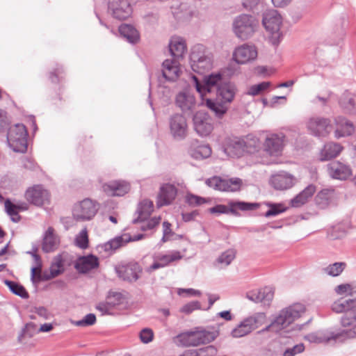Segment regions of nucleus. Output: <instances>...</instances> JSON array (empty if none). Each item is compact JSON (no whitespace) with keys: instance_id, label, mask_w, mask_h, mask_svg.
Here are the masks:
<instances>
[{"instance_id":"nucleus-1","label":"nucleus","mask_w":356,"mask_h":356,"mask_svg":"<svg viewBox=\"0 0 356 356\" xmlns=\"http://www.w3.org/2000/svg\"><path fill=\"white\" fill-rule=\"evenodd\" d=\"M332 309L336 313H344L340 320L343 328L338 331H319L305 336L310 343H327L331 341L343 342L356 339V302L352 300L335 301Z\"/></svg>"},{"instance_id":"nucleus-2","label":"nucleus","mask_w":356,"mask_h":356,"mask_svg":"<svg viewBox=\"0 0 356 356\" xmlns=\"http://www.w3.org/2000/svg\"><path fill=\"white\" fill-rule=\"evenodd\" d=\"M236 92L234 83L225 81L216 91V99H207L205 104L217 118H221L227 112L229 105L234 101Z\"/></svg>"},{"instance_id":"nucleus-3","label":"nucleus","mask_w":356,"mask_h":356,"mask_svg":"<svg viewBox=\"0 0 356 356\" xmlns=\"http://www.w3.org/2000/svg\"><path fill=\"white\" fill-rule=\"evenodd\" d=\"M190 65L195 72L205 74L214 67L213 54L204 45L195 44L191 50Z\"/></svg>"},{"instance_id":"nucleus-4","label":"nucleus","mask_w":356,"mask_h":356,"mask_svg":"<svg viewBox=\"0 0 356 356\" xmlns=\"http://www.w3.org/2000/svg\"><path fill=\"white\" fill-rule=\"evenodd\" d=\"M259 27V20L255 17L247 14L236 16L232 22L233 33L237 38L242 40L252 38Z\"/></svg>"},{"instance_id":"nucleus-5","label":"nucleus","mask_w":356,"mask_h":356,"mask_svg":"<svg viewBox=\"0 0 356 356\" xmlns=\"http://www.w3.org/2000/svg\"><path fill=\"white\" fill-rule=\"evenodd\" d=\"M282 22V17L276 10H266L263 15V26L269 34L270 43L275 46L279 44L283 37L280 31Z\"/></svg>"},{"instance_id":"nucleus-6","label":"nucleus","mask_w":356,"mask_h":356,"mask_svg":"<svg viewBox=\"0 0 356 356\" xmlns=\"http://www.w3.org/2000/svg\"><path fill=\"white\" fill-rule=\"evenodd\" d=\"M267 317L264 312H257L244 318L231 331L233 338L244 337L254 330L258 329L266 321Z\"/></svg>"},{"instance_id":"nucleus-7","label":"nucleus","mask_w":356,"mask_h":356,"mask_svg":"<svg viewBox=\"0 0 356 356\" xmlns=\"http://www.w3.org/2000/svg\"><path fill=\"white\" fill-rule=\"evenodd\" d=\"M192 79L197 92L202 98L207 94L215 90L217 91L220 86L225 82L223 81L222 74L220 72H213L205 75L202 81H199L195 76H193Z\"/></svg>"},{"instance_id":"nucleus-8","label":"nucleus","mask_w":356,"mask_h":356,"mask_svg":"<svg viewBox=\"0 0 356 356\" xmlns=\"http://www.w3.org/2000/svg\"><path fill=\"white\" fill-rule=\"evenodd\" d=\"M9 147L16 152H24L27 149V131L22 124L10 127L7 134Z\"/></svg>"},{"instance_id":"nucleus-9","label":"nucleus","mask_w":356,"mask_h":356,"mask_svg":"<svg viewBox=\"0 0 356 356\" xmlns=\"http://www.w3.org/2000/svg\"><path fill=\"white\" fill-rule=\"evenodd\" d=\"M98 210L99 205L97 202L90 198H85L74 204L72 213L74 220L85 222L92 220Z\"/></svg>"},{"instance_id":"nucleus-10","label":"nucleus","mask_w":356,"mask_h":356,"mask_svg":"<svg viewBox=\"0 0 356 356\" xmlns=\"http://www.w3.org/2000/svg\"><path fill=\"white\" fill-rule=\"evenodd\" d=\"M305 312L306 308L304 305L294 303L280 310L276 318L284 330L300 318Z\"/></svg>"},{"instance_id":"nucleus-11","label":"nucleus","mask_w":356,"mask_h":356,"mask_svg":"<svg viewBox=\"0 0 356 356\" xmlns=\"http://www.w3.org/2000/svg\"><path fill=\"white\" fill-rule=\"evenodd\" d=\"M259 204L257 203H249L241 201H229L227 206L224 204H218L209 209V211L213 214H227L238 215V210L251 211L257 209Z\"/></svg>"},{"instance_id":"nucleus-12","label":"nucleus","mask_w":356,"mask_h":356,"mask_svg":"<svg viewBox=\"0 0 356 356\" xmlns=\"http://www.w3.org/2000/svg\"><path fill=\"white\" fill-rule=\"evenodd\" d=\"M306 127L309 133L312 136L325 137L332 130V124L328 118L313 116L307 120Z\"/></svg>"},{"instance_id":"nucleus-13","label":"nucleus","mask_w":356,"mask_h":356,"mask_svg":"<svg viewBox=\"0 0 356 356\" xmlns=\"http://www.w3.org/2000/svg\"><path fill=\"white\" fill-rule=\"evenodd\" d=\"M145 234H139L130 236L129 234H124L120 236L116 237L102 245L97 246V250L99 253L105 252L107 255L111 254L116 249L122 246L130 241H137L144 238Z\"/></svg>"},{"instance_id":"nucleus-14","label":"nucleus","mask_w":356,"mask_h":356,"mask_svg":"<svg viewBox=\"0 0 356 356\" xmlns=\"http://www.w3.org/2000/svg\"><path fill=\"white\" fill-rule=\"evenodd\" d=\"M193 128L200 137L209 136L213 130V124L209 115L204 111H197L193 118Z\"/></svg>"},{"instance_id":"nucleus-15","label":"nucleus","mask_w":356,"mask_h":356,"mask_svg":"<svg viewBox=\"0 0 356 356\" xmlns=\"http://www.w3.org/2000/svg\"><path fill=\"white\" fill-rule=\"evenodd\" d=\"M206 184L217 191L235 192L240 190L242 186V180L239 178L222 179L215 176L207 179Z\"/></svg>"},{"instance_id":"nucleus-16","label":"nucleus","mask_w":356,"mask_h":356,"mask_svg":"<svg viewBox=\"0 0 356 356\" xmlns=\"http://www.w3.org/2000/svg\"><path fill=\"white\" fill-rule=\"evenodd\" d=\"M328 176L340 181H346L353 175L352 168L350 165L339 160H334L326 165Z\"/></svg>"},{"instance_id":"nucleus-17","label":"nucleus","mask_w":356,"mask_h":356,"mask_svg":"<svg viewBox=\"0 0 356 356\" xmlns=\"http://www.w3.org/2000/svg\"><path fill=\"white\" fill-rule=\"evenodd\" d=\"M170 132L176 140L184 139L188 134V127L186 118L181 114L172 115L169 122Z\"/></svg>"},{"instance_id":"nucleus-18","label":"nucleus","mask_w":356,"mask_h":356,"mask_svg":"<svg viewBox=\"0 0 356 356\" xmlns=\"http://www.w3.org/2000/svg\"><path fill=\"white\" fill-rule=\"evenodd\" d=\"M258 55L254 45L243 44L236 47L233 51V59L238 64H246L254 60Z\"/></svg>"},{"instance_id":"nucleus-19","label":"nucleus","mask_w":356,"mask_h":356,"mask_svg":"<svg viewBox=\"0 0 356 356\" xmlns=\"http://www.w3.org/2000/svg\"><path fill=\"white\" fill-rule=\"evenodd\" d=\"M343 149V146L339 143L327 142L320 148L317 154L318 160L325 162L334 159L340 156Z\"/></svg>"},{"instance_id":"nucleus-20","label":"nucleus","mask_w":356,"mask_h":356,"mask_svg":"<svg viewBox=\"0 0 356 356\" xmlns=\"http://www.w3.org/2000/svg\"><path fill=\"white\" fill-rule=\"evenodd\" d=\"M285 142L283 134H268L264 141V149L272 156H278L282 152Z\"/></svg>"},{"instance_id":"nucleus-21","label":"nucleus","mask_w":356,"mask_h":356,"mask_svg":"<svg viewBox=\"0 0 356 356\" xmlns=\"http://www.w3.org/2000/svg\"><path fill=\"white\" fill-rule=\"evenodd\" d=\"M33 258L32 266L31 268V281L35 289L40 284L44 281V273L42 272V260L35 251H29Z\"/></svg>"},{"instance_id":"nucleus-22","label":"nucleus","mask_w":356,"mask_h":356,"mask_svg":"<svg viewBox=\"0 0 356 356\" xmlns=\"http://www.w3.org/2000/svg\"><path fill=\"white\" fill-rule=\"evenodd\" d=\"M115 270L120 278L131 282L138 280L142 273V268L138 263L118 266Z\"/></svg>"},{"instance_id":"nucleus-23","label":"nucleus","mask_w":356,"mask_h":356,"mask_svg":"<svg viewBox=\"0 0 356 356\" xmlns=\"http://www.w3.org/2000/svg\"><path fill=\"white\" fill-rule=\"evenodd\" d=\"M175 103L184 113L193 111L197 104L193 93L187 89L183 90L177 95Z\"/></svg>"},{"instance_id":"nucleus-24","label":"nucleus","mask_w":356,"mask_h":356,"mask_svg":"<svg viewBox=\"0 0 356 356\" xmlns=\"http://www.w3.org/2000/svg\"><path fill=\"white\" fill-rule=\"evenodd\" d=\"M296 182V177L286 172H280L270 178L271 185L277 190H286L291 188Z\"/></svg>"},{"instance_id":"nucleus-25","label":"nucleus","mask_w":356,"mask_h":356,"mask_svg":"<svg viewBox=\"0 0 356 356\" xmlns=\"http://www.w3.org/2000/svg\"><path fill=\"white\" fill-rule=\"evenodd\" d=\"M103 191L110 196H123L130 190L128 182L122 180L111 181L102 186Z\"/></svg>"},{"instance_id":"nucleus-26","label":"nucleus","mask_w":356,"mask_h":356,"mask_svg":"<svg viewBox=\"0 0 356 356\" xmlns=\"http://www.w3.org/2000/svg\"><path fill=\"white\" fill-rule=\"evenodd\" d=\"M162 73L163 76L169 81H175L181 73L179 60L168 58L163 62Z\"/></svg>"},{"instance_id":"nucleus-27","label":"nucleus","mask_w":356,"mask_h":356,"mask_svg":"<svg viewBox=\"0 0 356 356\" xmlns=\"http://www.w3.org/2000/svg\"><path fill=\"white\" fill-rule=\"evenodd\" d=\"M108 8L115 18L121 20L127 19L132 13L129 1H109Z\"/></svg>"},{"instance_id":"nucleus-28","label":"nucleus","mask_w":356,"mask_h":356,"mask_svg":"<svg viewBox=\"0 0 356 356\" xmlns=\"http://www.w3.org/2000/svg\"><path fill=\"white\" fill-rule=\"evenodd\" d=\"M177 194V190L174 185L170 184L163 185L157 197V207L170 204L175 199Z\"/></svg>"},{"instance_id":"nucleus-29","label":"nucleus","mask_w":356,"mask_h":356,"mask_svg":"<svg viewBox=\"0 0 356 356\" xmlns=\"http://www.w3.org/2000/svg\"><path fill=\"white\" fill-rule=\"evenodd\" d=\"M99 261L97 257L93 254H88L80 257L76 261L74 267L81 273H86L99 267Z\"/></svg>"},{"instance_id":"nucleus-30","label":"nucleus","mask_w":356,"mask_h":356,"mask_svg":"<svg viewBox=\"0 0 356 356\" xmlns=\"http://www.w3.org/2000/svg\"><path fill=\"white\" fill-rule=\"evenodd\" d=\"M317 187L315 184H310L300 191L290 201V205L292 207L299 208L307 204L314 196Z\"/></svg>"},{"instance_id":"nucleus-31","label":"nucleus","mask_w":356,"mask_h":356,"mask_svg":"<svg viewBox=\"0 0 356 356\" xmlns=\"http://www.w3.org/2000/svg\"><path fill=\"white\" fill-rule=\"evenodd\" d=\"M274 291L271 287H264L261 289H255L247 293L246 298L255 302H264L268 304L273 298Z\"/></svg>"},{"instance_id":"nucleus-32","label":"nucleus","mask_w":356,"mask_h":356,"mask_svg":"<svg viewBox=\"0 0 356 356\" xmlns=\"http://www.w3.org/2000/svg\"><path fill=\"white\" fill-rule=\"evenodd\" d=\"M247 151L244 138H234L229 139L225 148V152L232 157H240Z\"/></svg>"},{"instance_id":"nucleus-33","label":"nucleus","mask_w":356,"mask_h":356,"mask_svg":"<svg viewBox=\"0 0 356 356\" xmlns=\"http://www.w3.org/2000/svg\"><path fill=\"white\" fill-rule=\"evenodd\" d=\"M169 49L173 58H182L187 50L185 40L179 36H172L169 42Z\"/></svg>"},{"instance_id":"nucleus-34","label":"nucleus","mask_w":356,"mask_h":356,"mask_svg":"<svg viewBox=\"0 0 356 356\" xmlns=\"http://www.w3.org/2000/svg\"><path fill=\"white\" fill-rule=\"evenodd\" d=\"M44 191L42 185H35L26 191L25 198L34 205L42 206L44 203Z\"/></svg>"},{"instance_id":"nucleus-35","label":"nucleus","mask_w":356,"mask_h":356,"mask_svg":"<svg viewBox=\"0 0 356 356\" xmlns=\"http://www.w3.org/2000/svg\"><path fill=\"white\" fill-rule=\"evenodd\" d=\"M334 199V191L325 188L317 193L314 197V202L317 207L325 209L333 204Z\"/></svg>"},{"instance_id":"nucleus-36","label":"nucleus","mask_w":356,"mask_h":356,"mask_svg":"<svg viewBox=\"0 0 356 356\" xmlns=\"http://www.w3.org/2000/svg\"><path fill=\"white\" fill-rule=\"evenodd\" d=\"M176 343L179 346L189 347V346H197V329L194 330L188 331L179 334L176 337Z\"/></svg>"},{"instance_id":"nucleus-37","label":"nucleus","mask_w":356,"mask_h":356,"mask_svg":"<svg viewBox=\"0 0 356 356\" xmlns=\"http://www.w3.org/2000/svg\"><path fill=\"white\" fill-rule=\"evenodd\" d=\"M196 329L198 346L211 343V341H214L219 335V331L214 328L204 329L201 327H197Z\"/></svg>"},{"instance_id":"nucleus-38","label":"nucleus","mask_w":356,"mask_h":356,"mask_svg":"<svg viewBox=\"0 0 356 356\" xmlns=\"http://www.w3.org/2000/svg\"><path fill=\"white\" fill-rule=\"evenodd\" d=\"M211 153L212 150L209 145L197 146L193 145L189 149L190 155L197 160L207 159L211 155Z\"/></svg>"},{"instance_id":"nucleus-39","label":"nucleus","mask_w":356,"mask_h":356,"mask_svg":"<svg viewBox=\"0 0 356 356\" xmlns=\"http://www.w3.org/2000/svg\"><path fill=\"white\" fill-rule=\"evenodd\" d=\"M152 258L153 264L145 268V271L148 273H151L159 268L170 265L165 252L155 254L153 255Z\"/></svg>"},{"instance_id":"nucleus-40","label":"nucleus","mask_w":356,"mask_h":356,"mask_svg":"<svg viewBox=\"0 0 356 356\" xmlns=\"http://www.w3.org/2000/svg\"><path fill=\"white\" fill-rule=\"evenodd\" d=\"M60 244V237L55 229L49 227L46 230V252L54 251Z\"/></svg>"},{"instance_id":"nucleus-41","label":"nucleus","mask_w":356,"mask_h":356,"mask_svg":"<svg viewBox=\"0 0 356 356\" xmlns=\"http://www.w3.org/2000/svg\"><path fill=\"white\" fill-rule=\"evenodd\" d=\"M175 3L171 6L172 13L175 17L179 20L188 19L191 17V11L187 9V3L181 1H175Z\"/></svg>"},{"instance_id":"nucleus-42","label":"nucleus","mask_w":356,"mask_h":356,"mask_svg":"<svg viewBox=\"0 0 356 356\" xmlns=\"http://www.w3.org/2000/svg\"><path fill=\"white\" fill-rule=\"evenodd\" d=\"M120 35L126 38L128 42L135 43L139 40V33L138 31L129 24H122L119 27Z\"/></svg>"},{"instance_id":"nucleus-43","label":"nucleus","mask_w":356,"mask_h":356,"mask_svg":"<svg viewBox=\"0 0 356 356\" xmlns=\"http://www.w3.org/2000/svg\"><path fill=\"white\" fill-rule=\"evenodd\" d=\"M64 271V259L63 254L54 257L50 266V274L46 275V280L55 277Z\"/></svg>"},{"instance_id":"nucleus-44","label":"nucleus","mask_w":356,"mask_h":356,"mask_svg":"<svg viewBox=\"0 0 356 356\" xmlns=\"http://www.w3.org/2000/svg\"><path fill=\"white\" fill-rule=\"evenodd\" d=\"M153 210L154 204L152 201L147 199H145L140 201L137 209V212L138 213L140 221L143 222L147 219L152 213Z\"/></svg>"},{"instance_id":"nucleus-45","label":"nucleus","mask_w":356,"mask_h":356,"mask_svg":"<svg viewBox=\"0 0 356 356\" xmlns=\"http://www.w3.org/2000/svg\"><path fill=\"white\" fill-rule=\"evenodd\" d=\"M335 293L339 296H350L348 299L340 298L339 300H352L356 302V290L350 284H341L334 288Z\"/></svg>"},{"instance_id":"nucleus-46","label":"nucleus","mask_w":356,"mask_h":356,"mask_svg":"<svg viewBox=\"0 0 356 356\" xmlns=\"http://www.w3.org/2000/svg\"><path fill=\"white\" fill-rule=\"evenodd\" d=\"M346 267L347 264L344 261L334 262L324 267L322 271L328 276L337 277L343 272Z\"/></svg>"},{"instance_id":"nucleus-47","label":"nucleus","mask_w":356,"mask_h":356,"mask_svg":"<svg viewBox=\"0 0 356 356\" xmlns=\"http://www.w3.org/2000/svg\"><path fill=\"white\" fill-rule=\"evenodd\" d=\"M236 257V251L234 249H228L222 252L216 260V265L219 268H225L229 266Z\"/></svg>"},{"instance_id":"nucleus-48","label":"nucleus","mask_w":356,"mask_h":356,"mask_svg":"<svg viewBox=\"0 0 356 356\" xmlns=\"http://www.w3.org/2000/svg\"><path fill=\"white\" fill-rule=\"evenodd\" d=\"M44 332V324H41L40 328L38 329V325L33 323H27L24 329L19 334L17 339L20 343L24 342L25 337H31L35 332Z\"/></svg>"},{"instance_id":"nucleus-49","label":"nucleus","mask_w":356,"mask_h":356,"mask_svg":"<svg viewBox=\"0 0 356 356\" xmlns=\"http://www.w3.org/2000/svg\"><path fill=\"white\" fill-rule=\"evenodd\" d=\"M217 349L213 346L197 350H187L180 356H213L216 354Z\"/></svg>"},{"instance_id":"nucleus-50","label":"nucleus","mask_w":356,"mask_h":356,"mask_svg":"<svg viewBox=\"0 0 356 356\" xmlns=\"http://www.w3.org/2000/svg\"><path fill=\"white\" fill-rule=\"evenodd\" d=\"M4 284L9 288V289L14 294H15L22 298H29V293L22 285H21L17 282L7 280H6L4 281Z\"/></svg>"},{"instance_id":"nucleus-51","label":"nucleus","mask_w":356,"mask_h":356,"mask_svg":"<svg viewBox=\"0 0 356 356\" xmlns=\"http://www.w3.org/2000/svg\"><path fill=\"white\" fill-rule=\"evenodd\" d=\"M354 131V127L352 123L344 120L341 127L337 129L334 132V136L337 138L345 137L351 135Z\"/></svg>"},{"instance_id":"nucleus-52","label":"nucleus","mask_w":356,"mask_h":356,"mask_svg":"<svg viewBox=\"0 0 356 356\" xmlns=\"http://www.w3.org/2000/svg\"><path fill=\"white\" fill-rule=\"evenodd\" d=\"M270 86V82L264 81L258 84H254L249 87L246 92L247 95L256 96L266 91Z\"/></svg>"},{"instance_id":"nucleus-53","label":"nucleus","mask_w":356,"mask_h":356,"mask_svg":"<svg viewBox=\"0 0 356 356\" xmlns=\"http://www.w3.org/2000/svg\"><path fill=\"white\" fill-rule=\"evenodd\" d=\"M269 209L265 213L264 216L267 218L270 216H275L284 212L286 210V207L283 204H274V203H266Z\"/></svg>"},{"instance_id":"nucleus-54","label":"nucleus","mask_w":356,"mask_h":356,"mask_svg":"<svg viewBox=\"0 0 356 356\" xmlns=\"http://www.w3.org/2000/svg\"><path fill=\"white\" fill-rule=\"evenodd\" d=\"M75 245L81 249H86L88 246V236L87 229H82L75 238Z\"/></svg>"},{"instance_id":"nucleus-55","label":"nucleus","mask_w":356,"mask_h":356,"mask_svg":"<svg viewBox=\"0 0 356 356\" xmlns=\"http://www.w3.org/2000/svg\"><path fill=\"white\" fill-rule=\"evenodd\" d=\"M186 252V249L179 250H170L165 252L169 264L177 262L182 259Z\"/></svg>"},{"instance_id":"nucleus-56","label":"nucleus","mask_w":356,"mask_h":356,"mask_svg":"<svg viewBox=\"0 0 356 356\" xmlns=\"http://www.w3.org/2000/svg\"><path fill=\"white\" fill-rule=\"evenodd\" d=\"M96 322V316L93 314H88L83 319L73 322L74 325L80 327L90 326Z\"/></svg>"},{"instance_id":"nucleus-57","label":"nucleus","mask_w":356,"mask_h":356,"mask_svg":"<svg viewBox=\"0 0 356 356\" xmlns=\"http://www.w3.org/2000/svg\"><path fill=\"white\" fill-rule=\"evenodd\" d=\"M281 330H282V328L280 326L277 319L275 317V319L271 322L270 324H269L268 325H267L262 330H259L258 332V333L264 334L266 332H279Z\"/></svg>"},{"instance_id":"nucleus-58","label":"nucleus","mask_w":356,"mask_h":356,"mask_svg":"<svg viewBox=\"0 0 356 356\" xmlns=\"http://www.w3.org/2000/svg\"><path fill=\"white\" fill-rule=\"evenodd\" d=\"M244 139L246 143L247 152H251L252 149H255L259 145V139L256 136L248 135Z\"/></svg>"},{"instance_id":"nucleus-59","label":"nucleus","mask_w":356,"mask_h":356,"mask_svg":"<svg viewBox=\"0 0 356 356\" xmlns=\"http://www.w3.org/2000/svg\"><path fill=\"white\" fill-rule=\"evenodd\" d=\"M174 233L171 229V224L168 222H163V237L161 241L165 243L172 238Z\"/></svg>"},{"instance_id":"nucleus-60","label":"nucleus","mask_w":356,"mask_h":356,"mask_svg":"<svg viewBox=\"0 0 356 356\" xmlns=\"http://www.w3.org/2000/svg\"><path fill=\"white\" fill-rule=\"evenodd\" d=\"M305 350L303 343H299L292 348H287L283 353V356H295L297 354L301 353Z\"/></svg>"},{"instance_id":"nucleus-61","label":"nucleus","mask_w":356,"mask_h":356,"mask_svg":"<svg viewBox=\"0 0 356 356\" xmlns=\"http://www.w3.org/2000/svg\"><path fill=\"white\" fill-rule=\"evenodd\" d=\"M154 333L151 329L144 328L140 332V339L144 343H148L153 340Z\"/></svg>"},{"instance_id":"nucleus-62","label":"nucleus","mask_w":356,"mask_h":356,"mask_svg":"<svg viewBox=\"0 0 356 356\" xmlns=\"http://www.w3.org/2000/svg\"><path fill=\"white\" fill-rule=\"evenodd\" d=\"M161 218L160 216L158 217H154L147 221L146 222H144L140 228L143 231L150 230L154 228L156 225H158L161 221Z\"/></svg>"},{"instance_id":"nucleus-63","label":"nucleus","mask_w":356,"mask_h":356,"mask_svg":"<svg viewBox=\"0 0 356 356\" xmlns=\"http://www.w3.org/2000/svg\"><path fill=\"white\" fill-rule=\"evenodd\" d=\"M199 309H200V303L198 301H192L184 305L180 309V312L188 314Z\"/></svg>"},{"instance_id":"nucleus-64","label":"nucleus","mask_w":356,"mask_h":356,"mask_svg":"<svg viewBox=\"0 0 356 356\" xmlns=\"http://www.w3.org/2000/svg\"><path fill=\"white\" fill-rule=\"evenodd\" d=\"M186 200L192 206H199L207 202L205 198L191 194L186 196Z\"/></svg>"}]
</instances>
